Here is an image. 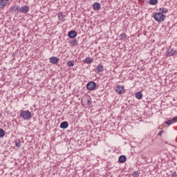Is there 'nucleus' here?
Wrapping results in <instances>:
<instances>
[{
	"label": "nucleus",
	"mask_w": 177,
	"mask_h": 177,
	"mask_svg": "<svg viewBox=\"0 0 177 177\" xmlns=\"http://www.w3.org/2000/svg\"><path fill=\"white\" fill-rule=\"evenodd\" d=\"M165 17H167L164 14H161L160 12H156L153 19H155L156 21L158 23H162L165 20Z\"/></svg>",
	"instance_id": "obj_1"
},
{
	"label": "nucleus",
	"mask_w": 177,
	"mask_h": 177,
	"mask_svg": "<svg viewBox=\"0 0 177 177\" xmlns=\"http://www.w3.org/2000/svg\"><path fill=\"white\" fill-rule=\"evenodd\" d=\"M20 117L24 120H30L32 117L30 111H21L20 113Z\"/></svg>",
	"instance_id": "obj_2"
},
{
	"label": "nucleus",
	"mask_w": 177,
	"mask_h": 177,
	"mask_svg": "<svg viewBox=\"0 0 177 177\" xmlns=\"http://www.w3.org/2000/svg\"><path fill=\"white\" fill-rule=\"evenodd\" d=\"M95 88H96V84L95 82H90L86 84V88L88 91H95Z\"/></svg>",
	"instance_id": "obj_3"
},
{
	"label": "nucleus",
	"mask_w": 177,
	"mask_h": 177,
	"mask_svg": "<svg viewBox=\"0 0 177 177\" xmlns=\"http://www.w3.org/2000/svg\"><path fill=\"white\" fill-rule=\"evenodd\" d=\"M115 92H117L120 95H122V93H125V90L124 89V86H118L115 88Z\"/></svg>",
	"instance_id": "obj_4"
},
{
	"label": "nucleus",
	"mask_w": 177,
	"mask_h": 177,
	"mask_svg": "<svg viewBox=\"0 0 177 177\" xmlns=\"http://www.w3.org/2000/svg\"><path fill=\"white\" fill-rule=\"evenodd\" d=\"M28 10H30V8L27 6H24L21 8L19 12L24 15H26V13H28Z\"/></svg>",
	"instance_id": "obj_5"
},
{
	"label": "nucleus",
	"mask_w": 177,
	"mask_h": 177,
	"mask_svg": "<svg viewBox=\"0 0 177 177\" xmlns=\"http://www.w3.org/2000/svg\"><path fill=\"white\" fill-rule=\"evenodd\" d=\"M10 10H12V12H14L15 13H19V12H20V7H19V6L17 5L11 6Z\"/></svg>",
	"instance_id": "obj_6"
},
{
	"label": "nucleus",
	"mask_w": 177,
	"mask_h": 177,
	"mask_svg": "<svg viewBox=\"0 0 177 177\" xmlns=\"http://www.w3.org/2000/svg\"><path fill=\"white\" fill-rule=\"evenodd\" d=\"M68 37L69 38H75L77 37V31L75 30H71L68 33Z\"/></svg>",
	"instance_id": "obj_7"
},
{
	"label": "nucleus",
	"mask_w": 177,
	"mask_h": 177,
	"mask_svg": "<svg viewBox=\"0 0 177 177\" xmlns=\"http://www.w3.org/2000/svg\"><path fill=\"white\" fill-rule=\"evenodd\" d=\"M8 0H0V9H4V8L8 5Z\"/></svg>",
	"instance_id": "obj_8"
},
{
	"label": "nucleus",
	"mask_w": 177,
	"mask_h": 177,
	"mask_svg": "<svg viewBox=\"0 0 177 177\" xmlns=\"http://www.w3.org/2000/svg\"><path fill=\"white\" fill-rule=\"evenodd\" d=\"M50 63H52V64H57L59 63V59L56 57H51L50 58Z\"/></svg>",
	"instance_id": "obj_9"
},
{
	"label": "nucleus",
	"mask_w": 177,
	"mask_h": 177,
	"mask_svg": "<svg viewBox=\"0 0 177 177\" xmlns=\"http://www.w3.org/2000/svg\"><path fill=\"white\" fill-rule=\"evenodd\" d=\"M60 128L62 129H67V128H68V122L66 121L62 122L60 124Z\"/></svg>",
	"instance_id": "obj_10"
},
{
	"label": "nucleus",
	"mask_w": 177,
	"mask_h": 177,
	"mask_svg": "<svg viewBox=\"0 0 177 177\" xmlns=\"http://www.w3.org/2000/svg\"><path fill=\"white\" fill-rule=\"evenodd\" d=\"M118 161L120 164H124L127 162V156L122 155L119 157Z\"/></svg>",
	"instance_id": "obj_11"
},
{
	"label": "nucleus",
	"mask_w": 177,
	"mask_h": 177,
	"mask_svg": "<svg viewBox=\"0 0 177 177\" xmlns=\"http://www.w3.org/2000/svg\"><path fill=\"white\" fill-rule=\"evenodd\" d=\"M94 10H100V8H102V6L100 4V3H94L93 5Z\"/></svg>",
	"instance_id": "obj_12"
},
{
	"label": "nucleus",
	"mask_w": 177,
	"mask_h": 177,
	"mask_svg": "<svg viewBox=\"0 0 177 177\" xmlns=\"http://www.w3.org/2000/svg\"><path fill=\"white\" fill-rule=\"evenodd\" d=\"M158 12L161 15H164V13H168V8H165L164 7L160 8Z\"/></svg>",
	"instance_id": "obj_13"
},
{
	"label": "nucleus",
	"mask_w": 177,
	"mask_h": 177,
	"mask_svg": "<svg viewBox=\"0 0 177 177\" xmlns=\"http://www.w3.org/2000/svg\"><path fill=\"white\" fill-rule=\"evenodd\" d=\"M103 65L102 64H99L97 67H96V72L97 73H103Z\"/></svg>",
	"instance_id": "obj_14"
},
{
	"label": "nucleus",
	"mask_w": 177,
	"mask_h": 177,
	"mask_svg": "<svg viewBox=\"0 0 177 177\" xmlns=\"http://www.w3.org/2000/svg\"><path fill=\"white\" fill-rule=\"evenodd\" d=\"M93 62V59L91 57H86L84 61V63H86V64H91V63Z\"/></svg>",
	"instance_id": "obj_15"
},
{
	"label": "nucleus",
	"mask_w": 177,
	"mask_h": 177,
	"mask_svg": "<svg viewBox=\"0 0 177 177\" xmlns=\"http://www.w3.org/2000/svg\"><path fill=\"white\" fill-rule=\"evenodd\" d=\"M136 99L140 100V99L143 97V94L142 93V92L138 91L137 93H136Z\"/></svg>",
	"instance_id": "obj_16"
},
{
	"label": "nucleus",
	"mask_w": 177,
	"mask_h": 177,
	"mask_svg": "<svg viewBox=\"0 0 177 177\" xmlns=\"http://www.w3.org/2000/svg\"><path fill=\"white\" fill-rule=\"evenodd\" d=\"M58 19L62 20V21H64V15H63V12H59L58 14Z\"/></svg>",
	"instance_id": "obj_17"
},
{
	"label": "nucleus",
	"mask_w": 177,
	"mask_h": 177,
	"mask_svg": "<svg viewBox=\"0 0 177 177\" xmlns=\"http://www.w3.org/2000/svg\"><path fill=\"white\" fill-rule=\"evenodd\" d=\"M149 5H157L158 3V0H149Z\"/></svg>",
	"instance_id": "obj_18"
},
{
	"label": "nucleus",
	"mask_w": 177,
	"mask_h": 177,
	"mask_svg": "<svg viewBox=\"0 0 177 177\" xmlns=\"http://www.w3.org/2000/svg\"><path fill=\"white\" fill-rule=\"evenodd\" d=\"M167 52H168L167 56L171 57V56H174V55H175V51H174V50H171L170 51L168 50Z\"/></svg>",
	"instance_id": "obj_19"
},
{
	"label": "nucleus",
	"mask_w": 177,
	"mask_h": 177,
	"mask_svg": "<svg viewBox=\"0 0 177 177\" xmlns=\"http://www.w3.org/2000/svg\"><path fill=\"white\" fill-rule=\"evenodd\" d=\"M67 66H68V67H74V61H68Z\"/></svg>",
	"instance_id": "obj_20"
},
{
	"label": "nucleus",
	"mask_w": 177,
	"mask_h": 177,
	"mask_svg": "<svg viewBox=\"0 0 177 177\" xmlns=\"http://www.w3.org/2000/svg\"><path fill=\"white\" fill-rule=\"evenodd\" d=\"M5 136V131L3 129H0V138Z\"/></svg>",
	"instance_id": "obj_21"
},
{
	"label": "nucleus",
	"mask_w": 177,
	"mask_h": 177,
	"mask_svg": "<svg viewBox=\"0 0 177 177\" xmlns=\"http://www.w3.org/2000/svg\"><path fill=\"white\" fill-rule=\"evenodd\" d=\"M172 124H174V122H172V120H169L165 122L166 125H172Z\"/></svg>",
	"instance_id": "obj_22"
},
{
	"label": "nucleus",
	"mask_w": 177,
	"mask_h": 177,
	"mask_svg": "<svg viewBox=\"0 0 177 177\" xmlns=\"http://www.w3.org/2000/svg\"><path fill=\"white\" fill-rule=\"evenodd\" d=\"M120 38H121L122 39H125L127 38V33H122V34L120 35Z\"/></svg>",
	"instance_id": "obj_23"
},
{
	"label": "nucleus",
	"mask_w": 177,
	"mask_h": 177,
	"mask_svg": "<svg viewBox=\"0 0 177 177\" xmlns=\"http://www.w3.org/2000/svg\"><path fill=\"white\" fill-rule=\"evenodd\" d=\"M132 176L133 177H138L139 176V171H133Z\"/></svg>",
	"instance_id": "obj_24"
},
{
	"label": "nucleus",
	"mask_w": 177,
	"mask_h": 177,
	"mask_svg": "<svg viewBox=\"0 0 177 177\" xmlns=\"http://www.w3.org/2000/svg\"><path fill=\"white\" fill-rule=\"evenodd\" d=\"M171 121H172L173 122H176V121H177V116L173 118L172 120H171Z\"/></svg>",
	"instance_id": "obj_25"
},
{
	"label": "nucleus",
	"mask_w": 177,
	"mask_h": 177,
	"mask_svg": "<svg viewBox=\"0 0 177 177\" xmlns=\"http://www.w3.org/2000/svg\"><path fill=\"white\" fill-rule=\"evenodd\" d=\"M72 44L74 45H77V39H73L72 41Z\"/></svg>",
	"instance_id": "obj_26"
},
{
	"label": "nucleus",
	"mask_w": 177,
	"mask_h": 177,
	"mask_svg": "<svg viewBox=\"0 0 177 177\" xmlns=\"http://www.w3.org/2000/svg\"><path fill=\"white\" fill-rule=\"evenodd\" d=\"M87 104L88 106H91V104H92V102L91 101V100H87Z\"/></svg>",
	"instance_id": "obj_27"
},
{
	"label": "nucleus",
	"mask_w": 177,
	"mask_h": 177,
	"mask_svg": "<svg viewBox=\"0 0 177 177\" xmlns=\"http://www.w3.org/2000/svg\"><path fill=\"white\" fill-rule=\"evenodd\" d=\"M171 176H172V177H176V176H177V173H176V171L172 173Z\"/></svg>",
	"instance_id": "obj_28"
},
{
	"label": "nucleus",
	"mask_w": 177,
	"mask_h": 177,
	"mask_svg": "<svg viewBox=\"0 0 177 177\" xmlns=\"http://www.w3.org/2000/svg\"><path fill=\"white\" fill-rule=\"evenodd\" d=\"M162 133H164V131H160L158 133V136H162Z\"/></svg>",
	"instance_id": "obj_29"
},
{
	"label": "nucleus",
	"mask_w": 177,
	"mask_h": 177,
	"mask_svg": "<svg viewBox=\"0 0 177 177\" xmlns=\"http://www.w3.org/2000/svg\"><path fill=\"white\" fill-rule=\"evenodd\" d=\"M20 146H21V145H20V142H19V143L16 142L17 147H20Z\"/></svg>",
	"instance_id": "obj_30"
},
{
	"label": "nucleus",
	"mask_w": 177,
	"mask_h": 177,
	"mask_svg": "<svg viewBox=\"0 0 177 177\" xmlns=\"http://www.w3.org/2000/svg\"><path fill=\"white\" fill-rule=\"evenodd\" d=\"M140 2H145V0H139Z\"/></svg>",
	"instance_id": "obj_31"
},
{
	"label": "nucleus",
	"mask_w": 177,
	"mask_h": 177,
	"mask_svg": "<svg viewBox=\"0 0 177 177\" xmlns=\"http://www.w3.org/2000/svg\"><path fill=\"white\" fill-rule=\"evenodd\" d=\"M2 117V114L0 113V118Z\"/></svg>",
	"instance_id": "obj_32"
}]
</instances>
